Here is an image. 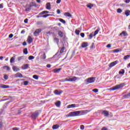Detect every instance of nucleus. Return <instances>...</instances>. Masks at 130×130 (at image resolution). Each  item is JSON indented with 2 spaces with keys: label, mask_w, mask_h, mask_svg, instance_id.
<instances>
[{
  "label": "nucleus",
  "mask_w": 130,
  "mask_h": 130,
  "mask_svg": "<svg viewBox=\"0 0 130 130\" xmlns=\"http://www.w3.org/2000/svg\"><path fill=\"white\" fill-rule=\"evenodd\" d=\"M86 114L85 111H76L70 112L68 114L66 115V117H74L75 116H79V115H84Z\"/></svg>",
  "instance_id": "obj_1"
},
{
  "label": "nucleus",
  "mask_w": 130,
  "mask_h": 130,
  "mask_svg": "<svg viewBox=\"0 0 130 130\" xmlns=\"http://www.w3.org/2000/svg\"><path fill=\"white\" fill-rule=\"evenodd\" d=\"M125 86V83H122L120 84L115 85L112 87V91H115V90H119V89H121L123 88Z\"/></svg>",
  "instance_id": "obj_2"
},
{
  "label": "nucleus",
  "mask_w": 130,
  "mask_h": 130,
  "mask_svg": "<svg viewBox=\"0 0 130 130\" xmlns=\"http://www.w3.org/2000/svg\"><path fill=\"white\" fill-rule=\"evenodd\" d=\"M77 80H80V78L79 77L74 76L72 78L69 77L65 79V81L66 82H75V81H77Z\"/></svg>",
  "instance_id": "obj_3"
},
{
  "label": "nucleus",
  "mask_w": 130,
  "mask_h": 130,
  "mask_svg": "<svg viewBox=\"0 0 130 130\" xmlns=\"http://www.w3.org/2000/svg\"><path fill=\"white\" fill-rule=\"evenodd\" d=\"M96 80V78L95 77H90L88 78L86 80V82L87 83V84H91L92 83H94V82H95Z\"/></svg>",
  "instance_id": "obj_4"
},
{
  "label": "nucleus",
  "mask_w": 130,
  "mask_h": 130,
  "mask_svg": "<svg viewBox=\"0 0 130 130\" xmlns=\"http://www.w3.org/2000/svg\"><path fill=\"white\" fill-rule=\"evenodd\" d=\"M66 49V48L64 47H62L61 49H60V53L59 52H57L53 56V58L56 57V56H59V55L60 54V53H62Z\"/></svg>",
  "instance_id": "obj_5"
},
{
  "label": "nucleus",
  "mask_w": 130,
  "mask_h": 130,
  "mask_svg": "<svg viewBox=\"0 0 130 130\" xmlns=\"http://www.w3.org/2000/svg\"><path fill=\"white\" fill-rule=\"evenodd\" d=\"M38 115H39V113L37 111L31 113V117L33 119H35V120L37 118V117H38Z\"/></svg>",
  "instance_id": "obj_6"
},
{
  "label": "nucleus",
  "mask_w": 130,
  "mask_h": 130,
  "mask_svg": "<svg viewBox=\"0 0 130 130\" xmlns=\"http://www.w3.org/2000/svg\"><path fill=\"white\" fill-rule=\"evenodd\" d=\"M42 30L41 29H37L34 32V36H39V33L41 32Z\"/></svg>",
  "instance_id": "obj_7"
},
{
  "label": "nucleus",
  "mask_w": 130,
  "mask_h": 130,
  "mask_svg": "<svg viewBox=\"0 0 130 130\" xmlns=\"http://www.w3.org/2000/svg\"><path fill=\"white\" fill-rule=\"evenodd\" d=\"M119 36L120 37H125V36H127V33H126V31H123L121 34L119 35Z\"/></svg>",
  "instance_id": "obj_8"
},
{
  "label": "nucleus",
  "mask_w": 130,
  "mask_h": 130,
  "mask_svg": "<svg viewBox=\"0 0 130 130\" xmlns=\"http://www.w3.org/2000/svg\"><path fill=\"white\" fill-rule=\"evenodd\" d=\"M75 107H79V105L72 104L67 106V108H75Z\"/></svg>",
  "instance_id": "obj_9"
},
{
  "label": "nucleus",
  "mask_w": 130,
  "mask_h": 130,
  "mask_svg": "<svg viewBox=\"0 0 130 130\" xmlns=\"http://www.w3.org/2000/svg\"><path fill=\"white\" fill-rule=\"evenodd\" d=\"M27 40V43H28V44H31L32 42H33V39H32V38H31V36H28Z\"/></svg>",
  "instance_id": "obj_10"
},
{
  "label": "nucleus",
  "mask_w": 130,
  "mask_h": 130,
  "mask_svg": "<svg viewBox=\"0 0 130 130\" xmlns=\"http://www.w3.org/2000/svg\"><path fill=\"white\" fill-rule=\"evenodd\" d=\"M118 62V60H116L111 62V63H110V65H109L110 68H112V67H114V66H115L116 64H117Z\"/></svg>",
  "instance_id": "obj_11"
},
{
  "label": "nucleus",
  "mask_w": 130,
  "mask_h": 130,
  "mask_svg": "<svg viewBox=\"0 0 130 130\" xmlns=\"http://www.w3.org/2000/svg\"><path fill=\"white\" fill-rule=\"evenodd\" d=\"M123 99H130V92L123 95Z\"/></svg>",
  "instance_id": "obj_12"
},
{
  "label": "nucleus",
  "mask_w": 130,
  "mask_h": 130,
  "mask_svg": "<svg viewBox=\"0 0 130 130\" xmlns=\"http://www.w3.org/2000/svg\"><path fill=\"white\" fill-rule=\"evenodd\" d=\"M0 88H2V89H8L10 88V86L1 84H0Z\"/></svg>",
  "instance_id": "obj_13"
},
{
  "label": "nucleus",
  "mask_w": 130,
  "mask_h": 130,
  "mask_svg": "<svg viewBox=\"0 0 130 130\" xmlns=\"http://www.w3.org/2000/svg\"><path fill=\"white\" fill-rule=\"evenodd\" d=\"M87 46H88V43L86 42H83L81 45V47H82V48H85V47H87Z\"/></svg>",
  "instance_id": "obj_14"
},
{
  "label": "nucleus",
  "mask_w": 130,
  "mask_h": 130,
  "mask_svg": "<svg viewBox=\"0 0 130 130\" xmlns=\"http://www.w3.org/2000/svg\"><path fill=\"white\" fill-rule=\"evenodd\" d=\"M54 93L55 95H60L62 93V91L61 90L58 91V90H55L54 91Z\"/></svg>",
  "instance_id": "obj_15"
},
{
  "label": "nucleus",
  "mask_w": 130,
  "mask_h": 130,
  "mask_svg": "<svg viewBox=\"0 0 130 130\" xmlns=\"http://www.w3.org/2000/svg\"><path fill=\"white\" fill-rule=\"evenodd\" d=\"M12 69H13L14 72H19V71H20V69H19V68H18L17 67H16V66H13L12 67Z\"/></svg>",
  "instance_id": "obj_16"
},
{
  "label": "nucleus",
  "mask_w": 130,
  "mask_h": 130,
  "mask_svg": "<svg viewBox=\"0 0 130 130\" xmlns=\"http://www.w3.org/2000/svg\"><path fill=\"white\" fill-rule=\"evenodd\" d=\"M16 78H23V75L20 73H18L15 74Z\"/></svg>",
  "instance_id": "obj_17"
},
{
  "label": "nucleus",
  "mask_w": 130,
  "mask_h": 130,
  "mask_svg": "<svg viewBox=\"0 0 130 130\" xmlns=\"http://www.w3.org/2000/svg\"><path fill=\"white\" fill-rule=\"evenodd\" d=\"M102 113L104 116H108L109 115V112L108 111H104Z\"/></svg>",
  "instance_id": "obj_18"
},
{
  "label": "nucleus",
  "mask_w": 130,
  "mask_h": 130,
  "mask_svg": "<svg viewBox=\"0 0 130 130\" xmlns=\"http://www.w3.org/2000/svg\"><path fill=\"white\" fill-rule=\"evenodd\" d=\"M60 104H61V102H60V101H57L56 103H55V105L57 107H60Z\"/></svg>",
  "instance_id": "obj_19"
},
{
  "label": "nucleus",
  "mask_w": 130,
  "mask_h": 130,
  "mask_svg": "<svg viewBox=\"0 0 130 130\" xmlns=\"http://www.w3.org/2000/svg\"><path fill=\"white\" fill-rule=\"evenodd\" d=\"M28 68H29V64H24L22 67L23 70H27V69H28Z\"/></svg>",
  "instance_id": "obj_20"
},
{
  "label": "nucleus",
  "mask_w": 130,
  "mask_h": 130,
  "mask_svg": "<svg viewBox=\"0 0 130 130\" xmlns=\"http://www.w3.org/2000/svg\"><path fill=\"white\" fill-rule=\"evenodd\" d=\"M86 7L87 8H88V9H92V8L94 7V6L93 5V4L89 3L86 5Z\"/></svg>",
  "instance_id": "obj_21"
},
{
  "label": "nucleus",
  "mask_w": 130,
  "mask_h": 130,
  "mask_svg": "<svg viewBox=\"0 0 130 130\" xmlns=\"http://www.w3.org/2000/svg\"><path fill=\"white\" fill-rule=\"evenodd\" d=\"M46 8L47 10H51V7H50V3H47Z\"/></svg>",
  "instance_id": "obj_22"
},
{
  "label": "nucleus",
  "mask_w": 130,
  "mask_h": 130,
  "mask_svg": "<svg viewBox=\"0 0 130 130\" xmlns=\"http://www.w3.org/2000/svg\"><path fill=\"white\" fill-rule=\"evenodd\" d=\"M58 127H59V125L58 124H55V125H53V126H52L53 129H57V128H58Z\"/></svg>",
  "instance_id": "obj_23"
},
{
  "label": "nucleus",
  "mask_w": 130,
  "mask_h": 130,
  "mask_svg": "<svg viewBox=\"0 0 130 130\" xmlns=\"http://www.w3.org/2000/svg\"><path fill=\"white\" fill-rule=\"evenodd\" d=\"M100 31V28H98L97 29L94 31V33L93 34V36H96L97 34H98V32Z\"/></svg>",
  "instance_id": "obj_24"
},
{
  "label": "nucleus",
  "mask_w": 130,
  "mask_h": 130,
  "mask_svg": "<svg viewBox=\"0 0 130 130\" xmlns=\"http://www.w3.org/2000/svg\"><path fill=\"white\" fill-rule=\"evenodd\" d=\"M64 15L66 17H69L70 18H72V14H71L70 13L66 12V13H64Z\"/></svg>",
  "instance_id": "obj_25"
},
{
  "label": "nucleus",
  "mask_w": 130,
  "mask_h": 130,
  "mask_svg": "<svg viewBox=\"0 0 130 130\" xmlns=\"http://www.w3.org/2000/svg\"><path fill=\"white\" fill-rule=\"evenodd\" d=\"M54 42L55 43H57V44H58V42H59V39H58V38L55 37L54 38Z\"/></svg>",
  "instance_id": "obj_26"
},
{
  "label": "nucleus",
  "mask_w": 130,
  "mask_h": 130,
  "mask_svg": "<svg viewBox=\"0 0 130 130\" xmlns=\"http://www.w3.org/2000/svg\"><path fill=\"white\" fill-rule=\"evenodd\" d=\"M61 71V68L55 69L54 70V73H59Z\"/></svg>",
  "instance_id": "obj_27"
},
{
  "label": "nucleus",
  "mask_w": 130,
  "mask_h": 130,
  "mask_svg": "<svg viewBox=\"0 0 130 130\" xmlns=\"http://www.w3.org/2000/svg\"><path fill=\"white\" fill-rule=\"evenodd\" d=\"M48 13H49V11H42V12H41L40 13H39V15H44V14H48Z\"/></svg>",
  "instance_id": "obj_28"
},
{
  "label": "nucleus",
  "mask_w": 130,
  "mask_h": 130,
  "mask_svg": "<svg viewBox=\"0 0 130 130\" xmlns=\"http://www.w3.org/2000/svg\"><path fill=\"white\" fill-rule=\"evenodd\" d=\"M124 73H125V71L124 69H121L119 72V75H123Z\"/></svg>",
  "instance_id": "obj_29"
},
{
  "label": "nucleus",
  "mask_w": 130,
  "mask_h": 130,
  "mask_svg": "<svg viewBox=\"0 0 130 130\" xmlns=\"http://www.w3.org/2000/svg\"><path fill=\"white\" fill-rule=\"evenodd\" d=\"M31 9H32V6L29 5V6L28 7H27L25 9V11L29 12V11H30V10H31Z\"/></svg>",
  "instance_id": "obj_30"
},
{
  "label": "nucleus",
  "mask_w": 130,
  "mask_h": 130,
  "mask_svg": "<svg viewBox=\"0 0 130 130\" xmlns=\"http://www.w3.org/2000/svg\"><path fill=\"white\" fill-rule=\"evenodd\" d=\"M129 57H130V55H126L124 56L123 59H124V60H126V59L129 58Z\"/></svg>",
  "instance_id": "obj_31"
},
{
  "label": "nucleus",
  "mask_w": 130,
  "mask_h": 130,
  "mask_svg": "<svg viewBox=\"0 0 130 130\" xmlns=\"http://www.w3.org/2000/svg\"><path fill=\"white\" fill-rule=\"evenodd\" d=\"M58 35L59 37H63V34L62 33V31H58Z\"/></svg>",
  "instance_id": "obj_32"
},
{
  "label": "nucleus",
  "mask_w": 130,
  "mask_h": 130,
  "mask_svg": "<svg viewBox=\"0 0 130 130\" xmlns=\"http://www.w3.org/2000/svg\"><path fill=\"white\" fill-rule=\"evenodd\" d=\"M34 58H35V57L32 55L29 56L28 57V59H29V60H32V59H34Z\"/></svg>",
  "instance_id": "obj_33"
},
{
  "label": "nucleus",
  "mask_w": 130,
  "mask_h": 130,
  "mask_svg": "<svg viewBox=\"0 0 130 130\" xmlns=\"http://www.w3.org/2000/svg\"><path fill=\"white\" fill-rule=\"evenodd\" d=\"M23 53H24V54H28V49L27 48L24 49Z\"/></svg>",
  "instance_id": "obj_34"
},
{
  "label": "nucleus",
  "mask_w": 130,
  "mask_h": 130,
  "mask_svg": "<svg viewBox=\"0 0 130 130\" xmlns=\"http://www.w3.org/2000/svg\"><path fill=\"white\" fill-rule=\"evenodd\" d=\"M3 69H4V70H7V71H10V68L9 67V66H4V67H3Z\"/></svg>",
  "instance_id": "obj_35"
},
{
  "label": "nucleus",
  "mask_w": 130,
  "mask_h": 130,
  "mask_svg": "<svg viewBox=\"0 0 130 130\" xmlns=\"http://www.w3.org/2000/svg\"><path fill=\"white\" fill-rule=\"evenodd\" d=\"M28 84H29V81H26L23 82L24 86H28Z\"/></svg>",
  "instance_id": "obj_36"
},
{
  "label": "nucleus",
  "mask_w": 130,
  "mask_h": 130,
  "mask_svg": "<svg viewBox=\"0 0 130 130\" xmlns=\"http://www.w3.org/2000/svg\"><path fill=\"white\" fill-rule=\"evenodd\" d=\"M14 61H15V58L14 57H12L10 59V63H13V62H14Z\"/></svg>",
  "instance_id": "obj_37"
},
{
  "label": "nucleus",
  "mask_w": 130,
  "mask_h": 130,
  "mask_svg": "<svg viewBox=\"0 0 130 130\" xmlns=\"http://www.w3.org/2000/svg\"><path fill=\"white\" fill-rule=\"evenodd\" d=\"M49 16H51L50 14H46L44 15H42V17L43 18H47V17H49Z\"/></svg>",
  "instance_id": "obj_38"
},
{
  "label": "nucleus",
  "mask_w": 130,
  "mask_h": 130,
  "mask_svg": "<svg viewBox=\"0 0 130 130\" xmlns=\"http://www.w3.org/2000/svg\"><path fill=\"white\" fill-rule=\"evenodd\" d=\"M113 51L115 53H118V52H119L120 51V50H119V49H116L114 50Z\"/></svg>",
  "instance_id": "obj_39"
},
{
  "label": "nucleus",
  "mask_w": 130,
  "mask_h": 130,
  "mask_svg": "<svg viewBox=\"0 0 130 130\" xmlns=\"http://www.w3.org/2000/svg\"><path fill=\"white\" fill-rule=\"evenodd\" d=\"M59 21L60 22H61V23H62L63 24H66V21H65V20H63V19H61V18L59 19Z\"/></svg>",
  "instance_id": "obj_40"
},
{
  "label": "nucleus",
  "mask_w": 130,
  "mask_h": 130,
  "mask_svg": "<svg viewBox=\"0 0 130 130\" xmlns=\"http://www.w3.org/2000/svg\"><path fill=\"white\" fill-rule=\"evenodd\" d=\"M122 12V10H121L120 8H118L117 10V13H118L119 14H120V13Z\"/></svg>",
  "instance_id": "obj_41"
},
{
  "label": "nucleus",
  "mask_w": 130,
  "mask_h": 130,
  "mask_svg": "<svg viewBox=\"0 0 130 130\" xmlns=\"http://www.w3.org/2000/svg\"><path fill=\"white\" fill-rule=\"evenodd\" d=\"M32 78H34V79H35V80H38L39 77L38 76L35 75L32 76Z\"/></svg>",
  "instance_id": "obj_42"
},
{
  "label": "nucleus",
  "mask_w": 130,
  "mask_h": 130,
  "mask_svg": "<svg viewBox=\"0 0 130 130\" xmlns=\"http://www.w3.org/2000/svg\"><path fill=\"white\" fill-rule=\"evenodd\" d=\"M80 32L81 31L79 30H75V33H76V35H80Z\"/></svg>",
  "instance_id": "obj_43"
},
{
  "label": "nucleus",
  "mask_w": 130,
  "mask_h": 130,
  "mask_svg": "<svg viewBox=\"0 0 130 130\" xmlns=\"http://www.w3.org/2000/svg\"><path fill=\"white\" fill-rule=\"evenodd\" d=\"M129 12H130L129 11H126L125 13V15H126V16H127V17L129 16Z\"/></svg>",
  "instance_id": "obj_44"
},
{
  "label": "nucleus",
  "mask_w": 130,
  "mask_h": 130,
  "mask_svg": "<svg viewBox=\"0 0 130 130\" xmlns=\"http://www.w3.org/2000/svg\"><path fill=\"white\" fill-rule=\"evenodd\" d=\"M93 36H94L93 35V33H90L89 35V37H90V38H89V39H92V38H93Z\"/></svg>",
  "instance_id": "obj_45"
},
{
  "label": "nucleus",
  "mask_w": 130,
  "mask_h": 130,
  "mask_svg": "<svg viewBox=\"0 0 130 130\" xmlns=\"http://www.w3.org/2000/svg\"><path fill=\"white\" fill-rule=\"evenodd\" d=\"M30 6H31V7H37V5L35 3H32Z\"/></svg>",
  "instance_id": "obj_46"
},
{
  "label": "nucleus",
  "mask_w": 130,
  "mask_h": 130,
  "mask_svg": "<svg viewBox=\"0 0 130 130\" xmlns=\"http://www.w3.org/2000/svg\"><path fill=\"white\" fill-rule=\"evenodd\" d=\"M92 91L94 92V93H98V89L97 88H94L93 89H92Z\"/></svg>",
  "instance_id": "obj_47"
},
{
  "label": "nucleus",
  "mask_w": 130,
  "mask_h": 130,
  "mask_svg": "<svg viewBox=\"0 0 130 130\" xmlns=\"http://www.w3.org/2000/svg\"><path fill=\"white\" fill-rule=\"evenodd\" d=\"M80 36H81L82 38H84L85 37V34H84L83 32H81L80 34Z\"/></svg>",
  "instance_id": "obj_48"
},
{
  "label": "nucleus",
  "mask_w": 130,
  "mask_h": 130,
  "mask_svg": "<svg viewBox=\"0 0 130 130\" xmlns=\"http://www.w3.org/2000/svg\"><path fill=\"white\" fill-rule=\"evenodd\" d=\"M93 48H94V43H92L90 46V49H93Z\"/></svg>",
  "instance_id": "obj_49"
},
{
  "label": "nucleus",
  "mask_w": 130,
  "mask_h": 130,
  "mask_svg": "<svg viewBox=\"0 0 130 130\" xmlns=\"http://www.w3.org/2000/svg\"><path fill=\"white\" fill-rule=\"evenodd\" d=\"M4 79H5V80H8L9 79V76H8V75H5L4 76Z\"/></svg>",
  "instance_id": "obj_50"
},
{
  "label": "nucleus",
  "mask_w": 130,
  "mask_h": 130,
  "mask_svg": "<svg viewBox=\"0 0 130 130\" xmlns=\"http://www.w3.org/2000/svg\"><path fill=\"white\" fill-rule=\"evenodd\" d=\"M58 29V27H57V26L54 27L53 28V30H54L55 31H57V30Z\"/></svg>",
  "instance_id": "obj_51"
},
{
  "label": "nucleus",
  "mask_w": 130,
  "mask_h": 130,
  "mask_svg": "<svg viewBox=\"0 0 130 130\" xmlns=\"http://www.w3.org/2000/svg\"><path fill=\"white\" fill-rule=\"evenodd\" d=\"M84 128H85V126H84L83 125H80V129H84Z\"/></svg>",
  "instance_id": "obj_52"
},
{
  "label": "nucleus",
  "mask_w": 130,
  "mask_h": 130,
  "mask_svg": "<svg viewBox=\"0 0 130 130\" xmlns=\"http://www.w3.org/2000/svg\"><path fill=\"white\" fill-rule=\"evenodd\" d=\"M14 36V35H13V34H10L9 35V38H13V37Z\"/></svg>",
  "instance_id": "obj_53"
},
{
  "label": "nucleus",
  "mask_w": 130,
  "mask_h": 130,
  "mask_svg": "<svg viewBox=\"0 0 130 130\" xmlns=\"http://www.w3.org/2000/svg\"><path fill=\"white\" fill-rule=\"evenodd\" d=\"M22 45L23 46H26V45H27V43L26 42H23L22 43Z\"/></svg>",
  "instance_id": "obj_54"
},
{
  "label": "nucleus",
  "mask_w": 130,
  "mask_h": 130,
  "mask_svg": "<svg viewBox=\"0 0 130 130\" xmlns=\"http://www.w3.org/2000/svg\"><path fill=\"white\" fill-rule=\"evenodd\" d=\"M24 23L27 24V23H28V18H26L25 19H24Z\"/></svg>",
  "instance_id": "obj_55"
},
{
  "label": "nucleus",
  "mask_w": 130,
  "mask_h": 130,
  "mask_svg": "<svg viewBox=\"0 0 130 130\" xmlns=\"http://www.w3.org/2000/svg\"><path fill=\"white\" fill-rule=\"evenodd\" d=\"M4 8V4H0V9H3Z\"/></svg>",
  "instance_id": "obj_56"
},
{
  "label": "nucleus",
  "mask_w": 130,
  "mask_h": 130,
  "mask_svg": "<svg viewBox=\"0 0 130 130\" xmlns=\"http://www.w3.org/2000/svg\"><path fill=\"white\" fill-rule=\"evenodd\" d=\"M46 67L48 69H50V68L51 67V65H50V64H47Z\"/></svg>",
  "instance_id": "obj_57"
},
{
  "label": "nucleus",
  "mask_w": 130,
  "mask_h": 130,
  "mask_svg": "<svg viewBox=\"0 0 130 130\" xmlns=\"http://www.w3.org/2000/svg\"><path fill=\"white\" fill-rule=\"evenodd\" d=\"M106 47H107L108 48H110V47H111V44H108L106 46Z\"/></svg>",
  "instance_id": "obj_58"
},
{
  "label": "nucleus",
  "mask_w": 130,
  "mask_h": 130,
  "mask_svg": "<svg viewBox=\"0 0 130 130\" xmlns=\"http://www.w3.org/2000/svg\"><path fill=\"white\" fill-rule=\"evenodd\" d=\"M102 130H108V129L107 127H103L102 128Z\"/></svg>",
  "instance_id": "obj_59"
},
{
  "label": "nucleus",
  "mask_w": 130,
  "mask_h": 130,
  "mask_svg": "<svg viewBox=\"0 0 130 130\" xmlns=\"http://www.w3.org/2000/svg\"><path fill=\"white\" fill-rule=\"evenodd\" d=\"M60 2H61V0H57L56 4H60Z\"/></svg>",
  "instance_id": "obj_60"
},
{
  "label": "nucleus",
  "mask_w": 130,
  "mask_h": 130,
  "mask_svg": "<svg viewBox=\"0 0 130 130\" xmlns=\"http://www.w3.org/2000/svg\"><path fill=\"white\" fill-rule=\"evenodd\" d=\"M57 13L58 14H60V10L59 9H58V10H57Z\"/></svg>",
  "instance_id": "obj_61"
},
{
  "label": "nucleus",
  "mask_w": 130,
  "mask_h": 130,
  "mask_svg": "<svg viewBox=\"0 0 130 130\" xmlns=\"http://www.w3.org/2000/svg\"><path fill=\"white\" fill-rule=\"evenodd\" d=\"M41 17H42V15H39V14L37 16V18H41Z\"/></svg>",
  "instance_id": "obj_62"
},
{
  "label": "nucleus",
  "mask_w": 130,
  "mask_h": 130,
  "mask_svg": "<svg viewBox=\"0 0 130 130\" xmlns=\"http://www.w3.org/2000/svg\"><path fill=\"white\" fill-rule=\"evenodd\" d=\"M21 59H22V57H19L18 58V60H19V61L21 60Z\"/></svg>",
  "instance_id": "obj_63"
},
{
  "label": "nucleus",
  "mask_w": 130,
  "mask_h": 130,
  "mask_svg": "<svg viewBox=\"0 0 130 130\" xmlns=\"http://www.w3.org/2000/svg\"><path fill=\"white\" fill-rule=\"evenodd\" d=\"M21 34H24L25 33V30H22L21 31Z\"/></svg>",
  "instance_id": "obj_64"
}]
</instances>
